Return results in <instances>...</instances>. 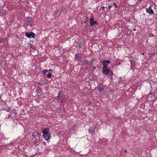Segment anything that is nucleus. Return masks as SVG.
<instances>
[{
	"instance_id": "1",
	"label": "nucleus",
	"mask_w": 157,
	"mask_h": 157,
	"mask_svg": "<svg viewBox=\"0 0 157 157\" xmlns=\"http://www.w3.org/2000/svg\"><path fill=\"white\" fill-rule=\"evenodd\" d=\"M42 132L43 133V137L46 140L48 141L50 139L51 136L49 128H44L42 130Z\"/></svg>"
},
{
	"instance_id": "2",
	"label": "nucleus",
	"mask_w": 157,
	"mask_h": 157,
	"mask_svg": "<svg viewBox=\"0 0 157 157\" xmlns=\"http://www.w3.org/2000/svg\"><path fill=\"white\" fill-rule=\"evenodd\" d=\"M24 22L25 24L32 27L33 22V18L30 17H28L25 20Z\"/></svg>"
},
{
	"instance_id": "3",
	"label": "nucleus",
	"mask_w": 157,
	"mask_h": 157,
	"mask_svg": "<svg viewBox=\"0 0 157 157\" xmlns=\"http://www.w3.org/2000/svg\"><path fill=\"white\" fill-rule=\"evenodd\" d=\"M25 35L29 38H34L35 36V34L32 32H28L25 33Z\"/></svg>"
},
{
	"instance_id": "4",
	"label": "nucleus",
	"mask_w": 157,
	"mask_h": 157,
	"mask_svg": "<svg viewBox=\"0 0 157 157\" xmlns=\"http://www.w3.org/2000/svg\"><path fill=\"white\" fill-rule=\"evenodd\" d=\"M75 58L76 61L81 60L82 59V54L81 53L76 54Z\"/></svg>"
},
{
	"instance_id": "5",
	"label": "nucleus",
	"mask_w": 157,
	"mask_h": 157,
	"mask_svg": "<svg viewBox=\"0 0 157 157\" xmlns=\"http://www.w3.org/2000/svg\"><path fill=\"white\" fill-rule=\"evenodd\" d=\"M110 70L107 67H103L102 72L104 75H107L108 74Z\"/></svg>"
},
{
	"instance_id": "6",
	"label": "nucleus",
	"mask_w": 157,
	"mask_h": 157,
	"mask_svg": "<svg viewBox=\"0 0 157 157\" xmlns=\"http://www.w3.org/2000/svg\"><path fill=\"white\" fill-rule=\"evenodd\" d=\"M111 63L110 61L109 60H104L102 62L103 67H107L108 64Z\"/></svg>"
},
{
	"instance_id": "7",
	"label": "nucleus",
	"mask_w": 157,
	"mask_h": 157,
	"mask_svg": "<svg viewBox=\"0 0 157 157\" xmlns=\"http://www.w3.org/2000/svg\"><path fill=\"white\" fill-rule=\"evenodd\" d=\"M151 6H150L148 8H147L146 11L147 13L150 14H154L153 10L151 8Z\"/></svg>"
},
{
	"instance_id": "8",
	"label": "nucleus",
	"mask_w": 157,
	"mask_h": 157,
	"mask_svg": "<svg viewBox=\"0 0 157 157\" xmlns=\"http://www.w3.org/2000/svg\"><path fill=\"white\" fill-rule=\"evenodd\" d=\"M90 24L91 26H93L95 24H97V22L96 21H94V17H92L90 19Z\"/></svg>"
},
{
	"instance_id": "9",
	"label": "nucleus",
	"mask_w": 157,
	"mask_h": 157,
	"mask_svg": "<svg viewBox=\"0 0 157 157\" xmlns=\"http://www.w3.org/2000/svg\"><path fill=\"white\" fill-rule=\"evenodd\" d=\"M88 131L89 133L93 135L95 132V129L93 127H90L88 130Z\"/></svg>"
},
{
	"instance_id": "10",
	"label": "nucleus",
	"mask_w": 157,
	"mask_h": 157,
	"mask_svg": "<svg viewBox=\"0 0 157 157\" xmlns=\"http://www.w3.org/2000/svg\"><path fill=\"white\" fill-rule=\"evenodd\" d=\"M76 47H77L82 48H84V44L82 42H80L78 43Z\"/></svg>"
},
{
	"instance_id": "11",
	"label": "nucleus",
	"mask_w": 157,
	"mask_h": 157,
	"mask_svg": "<svg viewBox=\"0 0 157 157\" xmlns=\"http://www.w3.org/2000/svg\"><path fill=\"white\" fill-rule=\"evenodd\" d=\"M88 63V60L87 59H85L84 61H83L82 60H81L80 63L82 65L85 64L86 65Z\"/></svg>"
},
{
	"instance_id": "12",
	"label": "nucleus",
	"mask_w": 157,
	"mask_h": 157,
	"mask_svg": "<svg viewBox=\"0 0 157 157\" xmlns=\"http://www.w3.org/2000/svg\"><path fill=\"white\" fill-rule=\"evenodd\" d=\"M52 71V70L51 69H50L49 70H48L47 69L43 70L42 71V74L43 75H46V73L48 72V71Z\"/></svg>"
},
{
	"instance_id": "13",
	"label": "nucleus",
	"mask_w": 157,
	"mask_h": 157,
	"mask_svg": "<svg viewBox=\"0 0 157 157\" xmlns=\"http://www.w3.org/2000/svg\"><path fill=\"white\" fill-rule=\"evenodd\" d=\"M109 74V75H108V76H109L110 78V79L112 80H113V76L112 75L113 74V72L112 70H110L109 71V73H108Z\"/></svg>"
},
{
	"instance_id": "14",
	"label": "nucleus",
	"mask_w": 157,
	"mask_h": 157,
	"mask_svg": "<svg viewBox=\"0 0 157 157\" xmlns=\"http://www.w3.org/2000/svg\"><path fill=\"white\" fill-rule=\"evenodd\" d=\"M98 91L100 93H103V90H104V88L103 86H99L98 87Z\"/></svg>"
},
{
	"instance_id": "15",
	"label": "nucleus",
	"mask_w": 157,
	"mask_h": 157,
	"mask_svg": "<svg viewBox=\"0 0 157 157\" xmlns=\"http://www.w3.org/2000/svg\"><path fill=\"white\" fill-rule=\"evenodd\" d=\"M37 93L38 94H41L42 93V89L41 88H38L36 89Z\"/></svg>"
},
{
	"instance_id": "16",
	"label": "nucleus",
	"mask_w": 157,
	"mask_h": 157,
	"mask_svg": "<svg viewBox=\"0 0 157 157\" xmlns=\"http://www.w3.org/2000/svg\"><path fill=\"white\" fill-rule=\"evenodd\" d=\"M55 111L57 113H60L61 112V109L60 108L58 107L55 108Z\"/></svg>"
},
{
	"instance_id": "17",
	"label": "nucleus",
	"mask_w": 157,
	"mask_h": 157,
	"mask_svg": "<svg viewBox=\"0 0 157 157\" xmlns=\"http://www.w3.org/2000/svg\"><path fill=\"white\" fill-rule=\"evenodd\" d=\"M153 105H155V106H157V100H154L153 102Z\"/></svg>"
},
{
	"instance_id": "18",
	"label": "nucleus",
	"mask_w": 157,
	"mask_h": 157,
	"mask_svg": "<svg viewBox=\"0 0 157 157\" xmlns=\"http://www.w3.org/2000/svg\"><path fill=\"white\" fill-rule=\"evenodd\" d=\"M62 95V94L61 93H59V94L57 96V98H58L61 99Z\"/></svg>"
},
{
	"instance_id": "19",
	"label": "nucleus",
	"mask_w": 157,
	"mask_h": 157,
	"mask_svg": "<svg viewBox=\"0 0 157 157\" xmlns=\"http://www.w3.org/2000/svg\"><path fill=\"white\" fill-rule=\"evenodd\" d=\"M10 110H11V108L9 107H6L5 109V110L7 112L9 111H10Z\"/></svg>"
},
{
	"instance_id": "20",
	"label": "nucleus",
	"mask_w": 157,
	"mask_h": 157,
	"mask_svg": "<svg viewBox=\"0 0 157 157\" xmlns=\"http://www.w3.org/2000/svg\"><path fill=\"white\" fill-rule=\"evenodd\" d=\"M52 76V74L51 73L48 74L47 75V77L49 78H50Z\"/></svg>"
},
{
	"instance_id": "21",
	"label": "nucleus",
	"mask_w": 157,
	"mask_h": 157,
	"mask_svg": "<svg viewBox=\"0 0 157 157\" xmlns=\"http://www.w3.org/2000/svg\"><path fill=\"white\" fill-rule=\"evenodd\" d=\"M55 12L57 13H59V15H60L61 13V12L60 11H59V10H56L55 11Z\"/></svg>"
},
{
	"instance_id": "22",
	"label": "nucleus",
	"mask_w": 157,
	"mask_h": 157,
	"mask_svg": "<svg viewBox=\"0 0 157 157\" xmlns=\"http://www.w3.org/2000/svg\"><path fill=\"white\" fill-rule=\"evenodd\" d=\"M149 36H151V37H154V35L152 33H150L149 34Z\"/></svg>"
},
{
	"instance_id": "23",
	"label": "nucleus",
	"mask_w": 157,
	"mask_h": 157,
	"mask_svg": "<svg viewBox=\"0 0 157 157\" xmlns=\"http://www.w3.org/2000/svg\"><path fill=\"white\" fill-rule=\"evenodd\" d=\"M11 114H11V115L10 114H9L8 115V116L7 117V118L8 119H9V118H11V119H12L13 118L12 117V116L11 115Z\"/></svg>"
},
{
	"instance_id": "24",
	"label": "nucleus",
	"mask_w": 157,
	"mask_h": 157,
	"mask_svg": "<svg viewBox=\"0 0 157 157\" xmlns=\"http://www.w3.org/2000/svg\"><path fill=\"white\" fill-rule=\"evenodd\" d=\"M71 82L73 84H75L76 83V82L73 79H72L71 80Z\"/></svg>"
},
{
	"instance_id": "25",
	"label": "nucleus",
	"mask_w": 157,
	"mask_h": 157,
	"mask_svg": "<svg viewBox=\"0 0 157 157\" xmlns=\"http://www.w3.org/2000/svg\"><path fill=\"white\" fill-rule=\"evenodd\" d=\"M113 5L115 6V7L116 8L117 7V5L116 3H114L113 4Z\"/></svg>"
},
{
	"instance_id": "26",
	"label": "nucleus",
	"mask_w": 157,
	"mask_h": 157,
	"mask_svg": "<svg viewBox=\"0 0 157 157\" xmlns=\"http://www.w3.org/2000/svg\"><path fill=\"white\" fill-rule=\"evenodd\" d=\"M93 63V62H89V63L90 64L89 65L90 66H92V67H93L92 66V64Z\"/></svg>"
},
{
	"instance_id": "27",
	"label": "nucleus",
	"mask_w": 157,
	"mask_h": 157,
	"mask_svg": "<svg viewBox=\"0 0 157 157\" xmlns=\"http://www.w3.org/2000/svg\"><path fill=\"white\" fill-rule=\"evenodd\" d=\"M112 7V6L111 5H109L108 6V8L109 9H110Z\"/></svg>"
},
{
	"instance_id": "28",
	"label": "nucleus",
	"mask_w": 157,
	"mask_h": 157,
	"mask_svg": "<svg viewBox=\"0 0 157 157\" xmlns=\"http://www.w3.org/2000/svg\"><path fill=\"white\" fill-rule=\"evenodd\" d=\"M36 154H34V155H32V156H30V157H34V156H35V155Z\"/></svg>"
},
{
	"instance_id": "29",
	"label": "nucleus",
	"mask_w": 157,
	"mask_h": 157,
	"mask_svg": "<svg viewBox=\"0 0 157 157\" xmlns=\"http://www.w3.org/2000/svg\"><path fill=\"white\" fill-rule=\"evenodd\" d=\"M35 133V132H33V133L32 134V136H35V135H34V134Z\"/></svg>"
},
{
	"instance_id": "30",
	"label": "nucleus",
	"mask_w": 157,
	"mask_h": 157,
	"mask_svg": "<svg viewBox=\"0 0 157 157\" xmlns=\"http://www.w3.org/2000/svg\"><path fill=\"white\" fill-rule=\"evenodd\" d=\"M124 152L125 153L127 152V150H124Z\"/></svg>"
},
{
	"instance_id": "31",
	"label": "nucleus",
	"mask_w": 157,
	"mask_h": 157,
	"mask_svg": "<svg viewBox=\"0 0 157 157\" xmlns=\"http://www.w3.org/2000/svg\"><path fill=\"white\" fill-rule=\"evenodd\" d=\"M133 31H136V29L134 28L133 29Z\"/></svg>"
},
{
	"instance_id": "32",
	"label": "nucleus",
	"mask_w": 157,
	"mask_h": 157,
	"mask_svg": "<svg viewBox=\"0 0 157 157\" xmlns=\"http://www.w3.org/2000/svg\"><path fill=\"white\" fill-rule=\"evenodd\" d=\"M2 13V10H0V14H1Z\"/></svg>"
},
{
	"instance_id": "33",
	"label": "nucleus",
	"mask_w": 157,
	"mask_h": 157,
	"mask_svg": "<svg viewBox=\"0 0 157 157\" xmlns=\"http://www.w3.org/2000/svg\"><path fill=\"white\" fill-rule=\"evenodd\" d=\"M105 8V7L104 6H102L101 7V8H102V9H104Z\"/></svg>"
},
{
	"instance_id": "34",
	"label": "nucleus",
	"mask_w": 157,
	"mask_h": 157,
	"mask_svg": "<svg viewBox=\"0 0 157 157\" xmlns=\"http://www.w3.org/2000/svg\"><path fill=\"white\" fill-rule=\"evenodd\" d=\"M37 146H39V144L38 143H37L36 144Z\"/></svg>"
},
{
	"instance_id": "35",
	"label": "nucleus",
	"mask_w": 157,
	"mask_h": 157,
	"mask_svg": "<svg viewBox=\"0 0 157 157\" xmlns=\"http://www.w3.org/2000/svg\"><path fill=\"white\" fill-rule=\"evenodd\" d=\"M37 142H38L37 141L35 142V144H36L37 143Z\"/></svg>"
},
{
	"instance_id": "36",
	"label": "nucleus",
	"mask_w": 157,
	"mask_h": 157,
	"mask_svg": "<svg viewBox=\"0 0 157 157\" xmlns=\"http://www.w3.org/2000/svg\"><path fill=\"white\" fill-rule=\"evenodd\" d=\"M37 134L39 135V133H37Z\"/></svg>"
},
{
	"instance_id": "37",
	"label": "nucleus",
	"mask_w": 157,
	"mask_h": 157,
	"mask_svg": "<svg viewBox=\"0 0 157 157\" xmlns=\"http://www.w3.org/2000/svg\"><path fill=\"white\" fill-rule=\"evenodd\" d=\"M94 69H95V68L94 67Z\"/></svg>"
}]
</instances>
